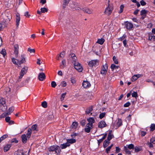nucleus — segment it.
Segmentation results:
<instances>
[{"instance_id":"c03bdc74","label":"nucleus","mask_w":155,"mask_h":155,"mask_svg":"<svg viewBox=\"0 0 155 155\" xmlns=\"http://www.w3.org/2000/svg\"><path fill=\"white\" fill-rule=\"evenodd\" d=\"M16 59L14 58H12V61L13 63L17 65L18 67H19V64L18 63V61H17V62L16 61Z\"/></svg>"},{"instance_id":"338daca9","label":"nucleus","mask_w":155,"mask_h":155,"mask_svg":"<svg viewBox=\"0 0 155 155\" xmlns=\"http://www.w3.org/2000/svg\"><path fill=\"white\" fill-rule=\"evenodd\" d=\"M140 2L141 4V5L142 6H144V5H146V2H145L143 0H142L141 1H140Z\"/></svg>"},{"instance_id":"37998d69","label":"nucleus","mask_w":155,"mask_h":155,"mask_svg":"<svg viewBox=\"0 0 155 155\" xmlns=\"http://www.w3.org/2000/svg\"><path fill=\"white\" fill-rule=\"evenodd\" d=\"M111 68L112 69V71H113V70L115 69H118L119 67L118 66H117L115 65L114 64H112L110 66Z\"/></svg>"},{"instance_id":"6e6d98bb","label":"nucleus","mask_w":155,"mask_h":155,"mask_svg":"<svg viewBox=\"0 0 155 155\" xmlns=\"http://www.w3.org/2000/svg\"><path fill=\"white\" fill-rule=\"evenodd\" d=\"M124 7V5H122L120 6V10L119 12V13H120L123 12Z\"/></svg>"},{"instance_id":"cd10ccee","label":"nucleus","mask_w":155,"mask_h":155,"mask_svg":"<svg viewBox=\"0 0 155 155\" xmlns=\"http://www.w3.org/2000/svg\"><path fill=\"white\" fill-rule=\"evenodd\" d=\"M83 10L84 12L89 14H91L92 13V11L88 8L83 9Z\"/></svg>"},{"instance_id":"f3484780","label":"nucleus","mask_w":155,"mask_h":155,"mask_svg":"<svg viewBox=\"0 0 155 155\" xmlns=\"http://www.w3.org/2000/svg\"><path fill=\"white\" fill-rule=\"evenodd\" d=\"M14 108L13 107H10L8 110V112L5 113V115L6 116L10 115L11 113L14 111Z\"/></svg>"},{"instance_id":"e433bc0d","label":"nucleus","mask_w":155,"mask_h":155,"mask_svg":"<svg viewBox=\"0 0 155 155\" xmlns=\"http://www.w3.org/2000/svg\"><path fill=\"white\" fill-rule=\"evenodd\" d=\"M5 100L3 98H1L0 99V106L5 105Z\"/></svg>"},{"instance_id":"680f3d73","label":"nucleus","mask_w":155,"mask_h":155,"mask_svg":"<svg viewBox=\"0 0 155 155\" xmlns=\"http://www.w3.org/2000/svg\"><path fill=\"white\" fill-rule=\"evenodd\" d=\"M130 104H131L130 102L129 101H128L124 104V107H129L130 105Z\"/></svg>"},{"instance_id":"1a4fd4ad","label":"nucleus","mask_w":155,"mask_h":155,"mask_svg":"<svg viewBox=\"0 0 155 155\" xmlns=\"http://www.w3.org/2000/svg\"><path fill=\"white\" fill-rule=\"evenodd\" d=\"M125 26L126 28L128 30H131L133 27V24L128 21H127L125 23Z\"/></svg>"},{"instance_id":"774afa93","label":"nucleus","mask_w":155,"mask_h":155,"mask_svg":"<svg viewBox=\"0 0 155 155\" xmlns=\"http://www.w3.org/2000/svg\"><path fill=\"white\" fill-rule=\"evenodd\" d=\"M8 137V135L7 134H5L3 135L1 138H2V140L5 139L6 138Z\"/></svg>"},{"instance_id":"b1692460","label":"nucleus","mask_w":155,"mask_h":155,"mask_svg":"<svg viewBox=\"0 0 155 155\" xmlns=\"http://www.w3.org/2000/svg\"><path fill=\"white\" fill-rule=\"evenodd\" d=\"M11 147L10 144H7L5 146L4 148V151L5 152H6L8 151L10 149Z\"/></svg>"},{"instance_id":"2f4dec72","label":"nucleus","mask_w":155,"mask_h":155,"mask_svg":"<svg viewBox=\"0 0 155 155\" xmlns=\"http://www.w3.org/2000/svg\"><path fill=\"white\" fill-rule=\"evenodd\" d=\"M67 83L66 82L64 81H63L61 82L60 85H59L58 86L60 87L61 86L62 87H65Z\"/></svg>"},{"instance_id":"4be33fe9","label":"nucleus","mask_w":155,"mask_h":155,"mask_svg":"<svg viewBox=\"0 0 155 155\" xmlns=\"http://www.w3.org/2000/svg\"><path fill=\"white\" fill-rule=\"evenodd\" d=\"M5 17L6 20L5 22H9L10 21L12 18L11 15L10 14H9L8 15H6Z\"/></svg>"},{"instance_id":"72a5a7b5","label":"nucleus","mask_w":155,"mask_h":155,"mask_svg":"<svg viewBox=\"0 0 155 155\" xmlns=\"http://www.w3.org/2000/svg\"><path fill=\"white\" fill-rule=\"evenodd\" d=\"M110 143V142L107 141V140H106L104 143L103 146L104 148L107 147Z\"/></svg>"},{"instance_id":"052dcab7","label":"nucleus","mask_w":155,"mask_h":155,"mask_svg":"<svg viewBox=\"0 0 155 155\" xmlns=\"http://www.w3.org/2000/svg\"><path fill=\"white\" fill-rule=\"evenodd\" d=\"M51 87L54 88L57 85L56 83L54 81H52L51 83Z\"/></svg>"},{"instance_id":"6e6552de","label":"nucleus","mask_w":155,"mask_h":155,"mask_svg":"<svg viewBox=\"0 0 155 155\" xmlns=\"http://www.w3.org/2000/svg\"><path fill=\"white\" fill-rule=\"evenodd\" d=\"M93 127V126L90 125L89 124H87L84 129V131L86 133H89L90 132L91 129H92Z\"/></svg>"},{"instance_id":"412c9836","label":"nucleus","mask_w":155,"mask_h":155,"mask_svg":"<svg viewBox=\"0 0 155 155\" xmlns=\"http://www.w3.org/2000/svg\"><path fill=\"white\" fill-rule=\"evenodd\" d=\"M65 54V52L64 51L62 52L60 54H59L57 57V59L58 60H59L61 58H63L64 57V56Z\"/></svg>"},{"instance_id":"4c0bfd02","label":"nucleus","mask_w":155,"mask_h":155,"mask_svg":"<svg viewBox=\"0 0 155 155\" xmlns=\"http://www.w3.org/2000/svg\"><path fill=\"white\" fill-rule=\"evenodd\" d=\"M124 150L126 153L129 154H131L130 151L129 150V149L126 146H124Z\"/></svg>"},{"instance_id":"f257e3e1","label":"nucleus","mask_w":155,"mask_h":155,"mask_svg":"<svg viewBox=\"0 0 155 155\" xmlns=\"http://www.w3.org/2000/svg\"><path fill=\"white\" fill-rule=\"evenodd\" d=\"M69 7L73 11H78L81 9L78 4L74 2H72L70 3Z\"/></svg>"},{"instance_id":"20e7f679","label":"nucleus","mask_w":155,"mask_h":155,"mask_svg":"<svg viewBox=\"0 0 155 155\" xmlns=\"http://www.w3.org/2000/svg\"><path fill=\"white\" fill-rule=\"evenodd\" d=\"M49 151H55L57 153H59L60 150V147L58 145H53L49 147Z\"/></svg>"},{"instance_id":"de8ad7c7","label":"nucleus","mask_w":155,"mask_h":155,"mask_svg":"<svg viewBox=\"0 0 155 155\" xmlns=\"http://www.w3.org/2000/svg\"><path fill=\"white\" fill-rule=\"evenodd\" d=\"M150 130L151 131H153L155 129V124H151L150 126Z\"/></svg>"},{"instance_id":"473e14b6","label":"nucleus","mask_w":155,"mask_h":155,"mask_svg":"<svg viewBox=\"0 0 155 155\" xmlns=\"http://www.w3.org/2000/svg\"><path fill=\"white\" fill-rule=\"evenodd\" d=\"M78 125V123L77 122H73L71 126V127L72 128L75 129L77 127Z\"/></svg>"},{"instance_id":"e2e57ef3","label":"nucleus","mask_w":155,"mask_h":155,"mask_svg":"<svg viewBox=\"0 0 155 155\" xmlns=\"http://www.w3.org/2000/svg\"><path fill=\"white\" fill-rule=\"evenodd\" d=\"M137 79V78L136 77V75L134 74L133 76L131 78V81H132L133 82L135 81Z\"/></svg>"},{"instance_id":"c756f323","label":"nucleus","mask_w":155,"mask_h":155,"mask_svg":"<svg viewBox=\"0 0 155 155\" xmlns=\"http://www.w3.org/2000/svg\"><path fill=\"white\" fill-rule=\"evenodd\" d=\"M70 0H64L63 4V8H65L66 5L69 3V2Z\"/></svg>"},{"instance_id":"a19ab883","label":"nucleus","mask_w":155,"mask_h":155,"mask_svg":"<svg viewBox=\"0 0 155 155\" xmlns=\"http://www.w3.org/2000/svg\"><path fill=\"white\" fill-rule=\"evenodd\" d=\"M76 141V140L75 139H70L67 140V143H68L69 144L74 143Z\"/></svg>"},{"instance_id":"5fc2aeb1","label":"nucleus","mask_w":155,"mask_h":155,"mask_svg":"<svg viewBox=\"0 0 155 155\" xmlns=\"http://www.w3.org/2000/svg\"><path fill=\"white\" fill-rule=\"evenodd\" d=\"M113 60L116 64H117L118 63V61L116 57L114 56L113 58Z\"/></svg>"},{"instance_id":"393cba45","label":"nucleus","mask_w":155,"mask_h":155,"mask_svg":"<svg viewBox=\"0 0 155 155\" xmlns=\"http://www.w3.org/2000/svg\"><path fill=\"white\" fill-rule=\"evenodd\" d=\"M107 134H105L104 135L103 137H102V138L97 140L98 143L99 145L101 142H102L103 140H104L106 138V137H107Z\"/></svg>"},{"instance_id":"7ed1b4c3","label":"nucleus","mask_w":155,"mask_h":155,"mask_svg":"<svg viewBox=\"0 0 155 155\" xmlns=\"http://www.w3.org/2000/svg\"><path fill=\"white\" fill-rule=\"evenodd\" d=\"M28 70V67L26 66L24 67L21 69L20 73V76L19 77V78L17 80L18 82H19L21 81V80L22 78V77L27 72Z\"/></svg>"},{"instance_id":"a878e982","label":"nucleus","mask_w":155,"mask_h":155,"mask_svg":"<svg viewBox=\"0 0 155 155\" xmlns=\"http://www.w3.org/2000/svg\"><path fill=\"white\" fill-rule=\"evenodd\" d=\"M104 39L102 38L101 39H98L97 42V43L102 45L104 43Z\"/></svg>"},{"instance_id":"423d86ee","label":"nucleus","mask_w":155,"mask_h":155,"mask_svg":"<svg viewBox=\"0 0 155 155\" xmlns=\"http://www.w3.org/2000/svg\"><path fill=\"white\" fill-rule=\"evenodd\" d=\"M75 68L79 72H81L83 70V68L81 64L76 61L74 62Z\"/></svg>"},{"instance_id":"8fccbe9b","label":"nucleus","mask_w":155,"mask_h":155,"mask_svg":"<svg viewBox=\"0 0 155 155\" xmlns=\"http://www.w3.org/2000/svg\"><path fill=\"white\" fill-rule=\"evenodd\" d=\"M27 51L31 53H34L35 52V50L34 49H31L30 48H28Z\"/></svg>"},{"instance_id":"58836bf2","label":"nucleus","mask_w":155,"mask_h":155,"mask_svg":"<svg viewBox=\"0 0 155 155\" xmlns=\"http://www.w3.org/2000/svg\"><path fill=\"white\" fill-rule=\"evenodd\" d=\"M129 149H134V145L133 144H130L128 145H127L126 146Z\"/></svg>"},{"instance_id":"4468645a","label":"nucleus","mask_w":155,"mask_h":155,"mask_svg":"<svg viewBox=\"0 0 155 155\" xmlns=\"http://www.w3.org/2000/svg\"><path fill=\"white\" fill-rule=\"evenodd\" d=\"M14 53L16 57V56L18 55V46L17 44H16L14 45Z\"/></svg>"},{"instance_id":"c9c22d12","label":"nucleus","mask_w":155,"mask_h":155,"mask_svg":"<svg viewBox=\"0 0 155 155\" xmlns=\"http://www.w3.org/2000/svg\"><path fill=\"white\" fill-rule=\"evenodd\" d=\"M147 12L148 11L147 10H145V9L142 10L140 11V14L141 15H146V14Z\"/></svg>"},{"instance_id":"bb28decb","label":"nucleus","mask_w":155,"mask_h":155,"mask_svg":"<svg viewBox=\"0 0 155 155\" xmlns=\"http://www.w3.org/2000/svg\"><path fill=\"white\" fill-rule=\"evenodd\" d=\"M112 138V135L111 134V130L109 131L107 140V141H110Z\"/></svg>"},{"instance_id":"864d4df0","label":"nucleus","mask_w":155,"mask_h":155,"mask_svg":"<svg viewBox=\"0 0 155 155\" xmlns=\"http://www.w3.org/2000/svg\"><path fill=\"white\" fill-rule=\"evenodd\" d=\"M126 37V35L125 34L123 35V36L118 38V40L120 41H122L123 40H125L124 39Z\"/></svg>"},{"instance_id":"bf43d9fd","label":"nucleus","mask_w":155,"mask_h":155,"mask_svg":"<svg viewBox=\"0 0 155 155\" xmlns=\"http://www.w3.org/2000/svg\"><path fill=\"white\" fill-rule=\"evenodd\" d=\"M106 113L105 112L101 113L99 115V118L101 119L103 118L105 115Z\"/></svg>"},{"instance_id":"6ab92c4d","label":"nucleus","mask_w":155,"mask_h":155,"mask_svg":"<svg viewBox=\"0 0 155 155\" xmlns=\"http://www.w3.org/2000/svg\"><path fill=\"white\" fill-rule=\"evenodd\" d=\"M70 146V144H69L68 143H67V142L65 143L61 144L60 145V147L62 149H64Z\"/></svg>"},{"instance_id":"9d476101","label":"nucleus","mask_w":155,"mask_h":155,"mask_svg":"<svg viewBox=\"0 0 155 155\" xmlns=\"http://www.w3.org/2000/svg\"><path fill=\"white\" fill-rule=\"evenodd\" d=\"M45 78V74L43 73H40L38 75V79L40 81H43Z\"/></svg>"},{"instance_id":"13d9d810","label":"nucleus","mask_w":155,"mask_h":155,"mask_svg":"<svg viewBox=\"0 0 155 155\" xmlns=\"http://www.w3.org/2000/svg\"><path fill=\"white\" fill-rule=\"evenodd\" d=\"M41 12L43 13L48 11V9L46 8H41Z\"/></svg>"},{"instance_id":"69168bd1","label":"nucleus","mask_w":155,"mask_h":155,"mask_svg":"<svg viewBox=\"0 0 155 155\" xmlns=\"http://www.w3.org/2000/svg\"><path fill=\"white\" fill-rule=\"evenodd\" d=\"M153 34H150L148 39L150 40H151L152 39L153 40Z\"/></svg>"},{"instance_id":"c85d7f7f","label":"nucleus","mask_w":155,"mask_h":155,"mask_svg":"<svg viewBox=\"0 0 155 155\" xmlns=\"http://www.w3.org/2000/svg\"><path fill=\"white\" fill-rule=\"evenodd\" d=\"M32 133V129L31 128H29L28 129L27 133V137L28 138H30L31 137V135Z\"/></svg>"},{"instance_id":"09e8293b","label":"nucleus","mask_w":155,"mask_h":155,"mask_svg":"<svg viewBox=\"0 0 155 155\" xmlns=\"http://www.w3.org/2000/svg\"><path fill=\"white\" fill-rule=\"evenodd\" d=\"M117 124L118 127H119L121 126L122 124V121L121 119H119L117 123Z\"/></svg>"},{"instance_id":"603ef678","label":"nucleus","mask_w":155,"mask_h":155,"mask_svg":"<svg viewBox=\"0 0 155 155\" xmlns=\"http://www.w3.org/2000/svg\"><path fill=\"white\" fill-rule=\"evenodd\" d=\"M41 105L44 108L47 107V102L45 101L41 103Z\"/></svg>"},{"instance_id":"ddd939ff","label":"nucleus","mask_w":155,"mask_h":155,"mask_svg":"<svg viewBox=\"0 0 155 155\" xmlns=\"http://www.w3.org/2000/svg\"><path fill=\"white\" fill-rule=\"evenodd\" d=\"M106 125L107 124L105 121H101L98 124V127L99 128H102L105 127Z\"/></svg>"},{"instance_id":"79ce46f5","label":"nucleus","mask_w":155,"mask_h":155,"mask_svg":"<svg viewBox=\"0 0 155 155\" xmlns=\"http://www.w3.org/2000/svg\"><path fill=\"white\" fill-rule=\"evenodd\" d=\"M71 57L72 58V60L73 62H75L77 60V58L75 56V55L74 54H71Z\"/></svg>"},{"instance_id":"9b49d317","label":"nucleus","mask_w":155,"mask_h":155,"mask_svg":"<svg viewBox=\"0 0 155 155\" xmlns=\"http://www.w3.org/2000/svg\"><path fill=\"white\" fill-rule=\"evenodd\" d=\"M112 10V8L108 5V7L106 9L105 12L106 14L109 15L111 13Z\"/></svg>"},{"instance_id":"49530a36","label":"nucleus","mask_w":155,"mask_h":155,"mask_svg":"<svg viewBox=\"0 0 155 155\" xmlns=\"http://www.w3.org/2000/svg\"><path fill=\"white\" fill-rule=\"evenodd\" d=\"M1 109L3 111H5L7 108V107L6 105H2L0 106Z\"/></svg>"},{"instance_id":"f03ea898","label":"nucleus","mask_w":155,"mask_h":155,"mask_svg":"<svg viewBox=\"0 0 155 155\" xmlns=\"http://www.w3.org/2000/svg\"><path fill=\"white\" fill-rule=\"evenodd\" d=\"M99 64V61L98 59L92 60L88 63V65L91 68L96 67Z\"/></svg>"},{"instance_id":"7c9ffc66","label":"nucleus","mask_w":155,"mask_h":155,"mask_svg":"<svg viewBox=\"0 0 155 155\" xmlns=\"http://www.w3.org/2000/svg\"><path fill=\"white\" fill-rule=\"evenodd\" d=\"M66 65V61L65 60H63L61 62V64L60 65L61 68L63 69Z\"/></svg>"},{"instance_id":"f8f14e48","label":"nucleus","mask_w":155,"mask_h":155,"mask_svg":"<svg viewBox=\"0 0 155 155\" xmlns=\"http://www.w3.org/2000/svg\"><path fill=\"white\" fill-rule=\"evenodd\" d=\"M82 86L84 88H89L91 86V84L87 81H84L82 83Z\"/></svg>"},{"instance_id":"a211bd4d","label":"nucleus","mask_w":155,"mask_h":155,"mask_svg":"<svg viewBox=\"0 0 155 155\" xmlns=\"http://www.w3.org/2000/svg\"><path fill=\"white\" fill-rule=\"evenodd\" d=\"M27 137L26 135L25 134H23L21 135V138L22 139V141L23 143H26L27 140Z\"/></svg>"},{"instance_id":"dca6fc26","label":"nucleus","mask_w":155,"mask_h":155,"mask_svg":"<svg viewBox=\"0 0 155 155\" xmlns=\"http://www.w3.org/2000/svg\"><path fill=\"white\" fill-rule=\"evenodd\" d=\"M87 120L88 122V123L87 124H89L90 125H93V124L94 123L95 120L93 117H90L87 119Z\"/></svg>"},{"instance_id":"a18cd8bd","label":"nucleus","mask_w":155,"mask_h":155,"mask_svg":"<svg viewBox=\"0 0 155 155\" xmlns=\"http://www.w3.org/2000/svg\"><path fill=\"white\" fill-rule=\"evenodd\" d=\"M132 96L133 97H134L136 98L138 97V94L137 92L133 91V93L131 94Z\"/></svg>"},{"instance_id":"39448f33","label":"nucleus","mask_w":155,"mask_h":155,"mask_svg":"<svg viewBox=\"0 0 155 155\" xmlns=\"http://www.w3.org/2000/svg\"><path fill=\"white\" fill-rule=\"evenodd\" d=\"M108 66L107 64H105L103 65L101 68V74L102 75L105 76L106 75L107 71Z\"/></svg>"},{"instance_id":"3c124183","label":"nucleus","mask_w":155,"mask_h":155,"mask_svg":"<svg viewBox=\"0 0 155 155\" xmlns=\"http://www.w3.org/2000/svg\"><path fill=\"white\" fill-rule=\"evenodd\" d=\"M66 94V93L65 92L64 93H63L61 94L60 98V100L62 101H63L64 99V98Z\"/></svg>"},{"instance_id":"2eb2a0df","label":"nucleus","mask_w":155,"mask_h":155,"mask_svg":"<svg viewBox=\"0 0 155 155\" xmlns=\"http://www.w3.org/2000/svg\"><path fill=\"white\" fill-rule=\"evenodd\" d=\"M30 150H29L28 154V155H29V153L30 152ZM15 155H25L24 152L22 150H18L17 151H16L15 153Z\"/></svg>"},{"instance_id":"0eeeda50","label":"nucleus","mask_w":155,"mask_h":155,"mask_svg":"<svg viewBox=\"0 0 155 155\" xmlns=\"http://www.w3.org/2000/svg\"><path fill=\"white\" fill-rule=\"evenodd\" d=\"M20 58V60H17V61H18V63L19 64V66H20L21 64L25 63L26 62L25 57V54H21Z\"/></svg>"},{"instance_id":"ea45409f","label":"nucleus","mask_w":155,"mask_h":155,"mask_svg":"<svg viewBox=\"0 0 155 155\" xmlns=\"http://www.w3.org/2000/svg\"><path fill=\"white\" fill-rule=\"evenodd\" d=\"M134 149L135 152H138L142 150L141 147H138L137 146L135 147H134Z\"/></svg>"},{"instance_id":"aec40b11","label":"nucleus","mask_w":155,"mask_h":155,"mask_svg":"<svg viewBox=\"0 0 155 155\" xmlns=\"http://www.w3.org/2000/svg\"><path fill=\"white\" fill-rule=\"evenodd\" d=\"M20 20V17L19 14L16 15V25L17 27H18L19 24V22Z\"/></svg>"},{"instance_id":"4d7b16f0","label":"nucleus","mask_w":155,"mask_h":155,"mask_svg":"<svg viewBox=\"0 0 155 155\" xmlns=\"http://www.w3.org/2000/svg\"><path fill=\"white\" fill-rule=\"evenodd\" d=\"M0 53L1 54L3 55L4 57H5L6 54V52L5 49H2V51H1Z\"/></svg>"},{"instance_id":"f704fd0d","label":"nucleus","mask_w":155,"mask_h":155,"mask_svg":"<svg viewBox=\"0 0 155 155\" xmlns=\"http://www.w3.org/2000/svg\"><path fill=\"white\" fill-rule=\"evenodd\" d=\"M93 110V108L92 107H89L86 110V113L87 114H89L91 111Z\"/></svg>"},{"instance_id":"0e129e2a","label":"nucleus","mask_w":155,"mask_h":155,"mask_svg":"<svg viewBox=\"0 0 155 155\" xmlns=\"http://www.w3.org/2000/svg\"><path fill=\"white\" fill-rule=\"evenodd\" d=\"M150 142L153 144H155V138L154 137H152L150 139Z\"/></svg>"},{"instance_id":"5701e85b","label":"nucleus","mask_w":155,"mask_h":155,"mask_svg":"<svg viewBox=\"0 0 155 155\" xmlns=\"http://www.w3.org/2000/svg\"><path fill=\"white\" fill-rule=\"evenodd\" d=\"M32 130H33L34 132H37L38 131V126L36 124L33 125L31 127Z\"/></svg>"}]
</instances>
